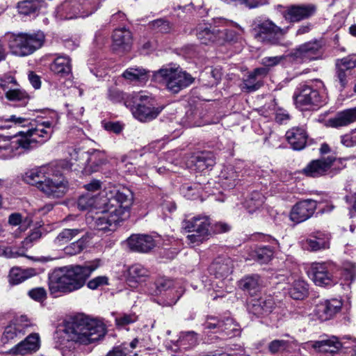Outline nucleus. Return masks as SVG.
Returning <instances> with one entry per match:
<instances>
[{
  "mask_svg": "<svg viewBox=\"0 0 356 356\" xmlns=\"http://www.w3.org/2000/svg\"><path fill=\"white\" fill-rule=\"evenodd\" d=\"M234 264L232 259L226 257L216 258L209 266V273L217 278L227 277L232 272Z\"/></svg>",
  "mask_w": 356,
  "mask_h": 356,
  "instance_id": "bb28decb",
  "label": "nucleus"
},
{
  "mask_svg": "<svg viewBox=\"0 0 356 356\" xmlns=\"http://www.w3.org/2000/svg\"><path fill=\"white\" fill-rule=\"evenodd\" d=\"M127 344L114 348L112 350L109 351L106 356H127L125 350H127Z\"/></svg>",
  "mask_w": 356,
  "mask_h": 356,
  "instance_id": "774afa93",
  "label": "nucleus"
},
{
  "mask_svg": "<svg viewBox=\"0 0 356 356\" xmlns=\"http://www.w3.org/2000/svg\"><path fill=\"white\" fill-rule=\"evenodd\" d=\"M112 47L115 51H129L132 44V34L126 29H115L112 35Z\"/></svg>",
  "mask_w": 356,
  "mask_h": 356,
  "instance_id": "a878e982",
  "label": "nucleus"
},
{
  "mask_svg": "<svg viewBox=\"0 0 356 356\" xmlns=\"http://www.w3.org/2000/svg\"><path fill=\"white\" fill-rule=\"evenodd\" d=\"M108 284V277L103 276H97L92 280H90L87 286L89 289L92 290H95L99 286H106Z\"/></svg>",
  "mask_w": 356,
  "mask_h": 356,
  "instance_id": "864d4df0",
  "label": "nucleus"
},
{
  "mask_svg": "<svg viewBox=\"0 0 356 356\" xmlns=\"http://www.w3.org/2000/svg\"><path fill=\"white\" fill-rule=\"evenodd\" d=\"M0 87L4 91L6 98L10 102L18 103L19 106H26L30 96L22 88L16 79L12 76H4L0 79Z\"/></svg>",
  "mask_w": 356,
  "mask_h": 356,
  "instance_id": "ddd939ff",
  "label": "nucleus"
},
{
  "mask_svg": "<svg viewBox=\"0 0 356 356\" xmlns=\"http://www.w3.org/2000/svg\"><path fill=\"white\" fill-rule=\"evenodd\" d=\"M153 78L156 81L165 83L167 88L173 93L188 87L194 80L191 74L182 71L176 64L163 66L154 72Z\"/></svg>",
  "mask_w": 356,
  "mask_h": 356,
  "instance_id": "423d86ee",
  "label": "nucleus"
},
{
  "mask_svg": "<svg viewBox=\"0 0 356 356\" xmlns=\"http://www.w3.org/2000/svg\"><path fill=\"white\" fill-rule=\"evenodd\" d=\"M34 268L22 269L19 267L11 268L9 273V282L12 284H18L36 275Z\"/></svg>",
  "mask_w": 356,
  "mask_h": 356,
  "instance_id": "c9c22d12",
  "label": "nucleus"
},
{
  "mask_svg": "<svg viewBox=\"0 0 356 356\" xmlns=\"http://www.w3.org/2000/svg\"><path fill=\"white\" fill-rule=\"evenodd\" d=\"M275 302L271 296H266L255 300L249 307L250 312L260 316L270 314L275 308Z\"/></svg>",
  "mask_w": 356,
  "mask_h": 356,
  "instance_id": "7c9ffc66",
  "label": "nucleus"
},
{
  "mask_svg": "<svg viewBox=\"0 0 356 356\" xmlns=\"http://www.w3.org/2000/svg\"><path fill=\"white\" fill-rule=\"evenodd\" d=\"M29 128L12 137L0 141V159H11L26 154L47 141L54 132V124L51 121L33 120L26 123Z\"/></svg>",
  "mask_w": 356,
  "mask_h": 356,
  "instance_id": "f257e3e1",
  "label": "nucleus"
},
{
  "mask_svg": "<svg viewBox=\"0 0 356 356\" xmlns=\"http://www.w3.org/2000/svg\"><path fill=\"white\" fill-rule=\"evenodd\" d=\"M303 245L310 251H318L322 249L328 248L329 242L321 237H316L314 239H307L303 243Z\"/></svg>",
  "mask_w": 356,
  "mask_h": 356,
  "instance_id": "c03bdc74",
  "label": "nucleus"
},
{
  "mask_svg": "<svg viewBox=\"0 0 356 356\" xmlns=\"http://www.w3.org/2000/svg\"><path fill=\"white\" fill-rule=\"evenodd\" d=\"M284 58L283 56H268L261 60V64L266 68L277 65Z\"/></svg>",
  "mask_w": 356,
  "mask_h": 356,
  "instance_id": "e2e57ef3",
  "label": "nucleus"
},
{
  "mask_svg": "<svg viewBox=\"0 0 356 356\" xmlns=\"http://www.w3.org/2000/svg\"><path fill=\"white\" fill-rule=\"evenodd\" d=\"M238 325L234 323L232 318L228 317L222 321L220 332L224 333L225 335L232 337L238 333Z\"/></svg>",
  "mask_w": 356,
  "mask_h": 356,
  "instance_id": "49530a36",
  "label": "nucleus"
},
{
  "mask_svg": "<svg viewBox=\"0 0 356 356\" xmlns=\"http://www.w3.org/2000/svg\"><path fill=\"white\" fill-rule=\"evenodd\" d=\"M288 346V342L284 340H274L268 345L269 351L271 353H277L280 351L284 350Z\"/></svg>",
  "mask_w": 356,
  "mask_h": 356,
  "instance_id": "bf43d9fd",
  "label": "nucleus"
},
{
  "mask_svg": "<svg viewBox=\"0 0 356 356\" xmlns=\"http://www.w3.org/2000/svg\"><path fill=\"white\" fill-rule=\"evenodd\" d=\"M197 39L202 44L218 42V29L211 25H199L196 29Z\"/></svg>",
  "mask_w": 356,
  "mask_h": 356,
  "instance_id": "72a5a7b5",
  "label": "nucleus"
},
{
  "mask_svg": "<svg viewBox=\"0 0 356 356\" xmlns=\"http://www.w3.org/2000/svg\"><path fill=\"white\" fill-rule=\"evenodd\" d=\"M148 26L152 31L156 33H166L171 29L170 23L164 18L154 20L149 22Z\"/></svg>",
  "mask_w": 356,
  "mask_h": 356,
  "instance_id": "de8ad7c7",
  "label": "nucleus"
},
{
  "mask_svg": "<svg viewBox=\"0 0 356 356\" xmlns=\"http://www.w3.org/2000/svg\"><path fill=\"white\" fill-rule=\"evenodd\" d=\"M192 163L194 165L195 170L203 172L213 166L216 162L213 155L210 153H207L195 156L192 160Z\"/></svg>",
  "mask_w": 356,
  "mask_h": 356,
  "instance_id": "ea45409f",
  "label": "nucleus"
},
{
  "mask_svg": "<svg viewBox=\"0 0 356 356\" xmlns=\"http://www.w3.org/2000/svg\"><path fill=\"white\" fill-rule=\"evenodd\" d=\"M354 134L351 131L350 133L341 136V144L347 147H352L356 145V136H353Z\"/></svg>",
  "mask_w": 356,
  "mask_h": 356,
  "instance_id": "680f3d73",
  "label": "nucleus"
},
{
  "mask_svg": "<svg viewBox=\"0 0 356 356\" xmlns=\"http://www.w3.org/2000/svg\"><path fill=\"white\" fill-rule=\"evenodd\" d=\"M140 100L131 112L135 118L140 122H149L155 119L161 112L163 107H156L154 101L150 96L139 93L136 97Z\"/></svg>",
  "mask_w": 356,
  "mask_h": 356,
  "instance_id": "f8f14e48",
  "label": "nucleus"
},
{
  "mask_svg": "<svg viewBox=\"0 0 356 356\" xmlns=\"http://www.w3.org/2000/svg\"><path fill=\"white\" fill-rule=\"evenodd\" d=\"M27 122L28 119L17 117L15 115H13L6 119L0 118V130L3 129H10L13 127H25ZM1 136V134H0V137Z\"/></svg>",
  "mask_w": 356,
  "mask_h": 356,
  "instance_id": "37998d69",
  "label": "nucleus"
},
{
  "mask_svg": "<svg viewBox=\"0 0 356 356\" xmlns=\"http://www.w3.org/2000/svg\"><path fill=\"white\" fill-rule=\"evenodd\" d=\"M18 9L20 13L29 15L35 13L39 9V6L35 1H24L19 3Z\"/></svg>",
  "mask_w": 356,
  "mask_h": 356,
  "instance_id": "603ef678",
  "label": "nucleus"
},
{
  "mask_svg": "<svg viewBox=\"0 0 356 356\" xmlns=\"http://www.w3.org/2000/svg\"><path fill=\"white\" fill-rule=\"evenodd\" d=\"M356 122V107L338 112L327 120V124L333 128L346 127Z\"/></svg>",
  "mask_w": 356,
  "mask_h": 356,
  "instance_id": "c85d7f7f",
  "label": "nucleus"
},
{
  "mask_svg": "<svg viewBox=\"0 0 356 356\" xmlns=\"http://www.w3.org/2000/svg\"><path fill=\"white\" fill-rule=\"evenodd\" d=\"M335 160L332 156L312 160L302 169V173L311 177L323 176L330 170Z\"/></svg>",
  "mask_w": 356,
  "mask_h": 356,
  "instance_id": "412c9836",
  "label": "nucleus"
},
{
  "mask_svg": "<svg viewBox=\"0 0 356 356\" xmlns=\"http://www.w3.org/2000/svg\"><path fill=\"white\" fill-rule=\"evenodd\" d=\"M99 208L102 209L93 217L97 229L113 231L117 225L128 216L133 204V195L129 191H120L115 188L102 194Z\"/></svg>",
  "mask_w": 356,
  "mask_h": 356,
  "instance_id": "f03ea898",
  "label": "nucleus"
},
{
  "mask_svg": "<svg viewBox=\"0 0 356 356\" xmlns=\"http://www.w3.org/2000/svg\"><path fill=\"white\" fill-rule=\"evenodd\" d=\"M111 188H106L102 191L98 196L93 195L90 193H87L85 195H81L77 202L78 208L80 210L92 209V208L99 209L102 194L106 191H110Z\"/></svg>",
  "mask_w": 356,
  "mask_h": 356,
  "instance_id": "e433bc0d",
  "label": "nucleus"
},
{
  "mask_svg": "<svg viewBox=\"0 0 356 356\" xmlns=\"http://www.w3.org/2000/svg\"><path fill=\"white\" fill-rule=\"evenodd\" d=\"M148 276L147 268L140 264H134L129 268L127 282L131 286L135 287L137 284L145 282Z\"/></svg>",
  "mask_w": 356,
  "mask_h": 356,
  "instance_id": "473e14b6",
  "label": "nucleus"
},
{
  "mask_svg": "<svg viewBox=\"0 0 356 356\" xmlns=\"http://www.w3.org/2000/svg\"><path fill=\"white\" fill-rule=\"evenodd\" d=\"M293 100L301 110H309L325 103V97L316 88L307 84H301L296 89Z\"/></svg>",
  "mask_w": 356,
  "mask_h": 356,
  "instance_id": "9b49d317",
  "label": "nucleus"
},
{
  "mask_svg": "<svg viewBox=\"0 0 356 356\" xmlns=\"http://www.w3.org/2000/svg\"><path fill=\"white\" fill-rule=\"evenodd\" d=\"M356 274L355 267L353 264L346 262L343 266V277L346 280L353 281Z\"/></svg>",
  "mask_w": 356,
  "mask_h": 356,
  "instance_id": "13d9d810",
  "label": "nucleus"
},
{
  "mask_svg": "<svg viewBox=\"0 0 356 356\" xmlns=\"http://www.w3.org/2000/svg\"><path fill=\"white\" fill-rule=\"evenodd\" d=\"M199 189L197 186L193 187L192 186L184 185L181 187V191L185 197L189 200H193L199 196Z\"/></svg>",
  "mask_w": 356,
  "mask_h": 356,
  "instance_id": "6e6d98bb",
  "label": "nucleus"
},
{
  "mask_svg": "<svg viewBox=\"0 0 356 356\" xmlns=\"http://www.w3.org/2000/svg\"><path fill=\"white\" fill-rule=\"evenodd\" d=\"M330 265L327 263H314L309 275L314 282L320 286H331L337 283V280L331 274Z\"/></svg>",
  "mask_w": 356,
  "mask_h": 356,
  "instance_id": "f3484780",
  "label": "nucleus"
},
{
  "mask_svg": "<svg viewBox=\"0 0 356 356\" xmlns=\"http://www.w3.org/2000/svg\"><path fill=\"white\" fill-rule=\"evenodd\" d=\"M122 76L131 82L144 83L148 80V72L142 67H129L122 74Z\"/></svg>",
  "mask_w": 356,
  "mask_h": 356,
  "instance_id": "58836bf2",
  "label": "nucleus"
},
{
  "mask_svg": "<svg viewBox=\"0 0 356 356\" xmlns=\"http://www.w3.org/2000/svg\"><path fill=\"white\" fill-rule=\"evenodd\" d=\"M220 325H222V321H218L213 317H211L204 323V328L208 330L217 329L215 332H220Z\"/></svg>",
  "mask_w": 356,
  "mask_h": 356,
  "instance_id": "69168bd1",
  "label": "nucleus"
},
{
  "mask_svg": "<svg viewBox=\"0 0 356 356\" xmlns=\"http://www.w3.org/2000/svg\"><path fill=\"white\" fill-rule=\"evenodd\" d=\"M238 173L233 168H227L221 173L220 183L226 189L233 188L238 184Z\"/></svg>",
  "mask_w": 356,
  "mask_h": 356,
  "instance_id": "a19ab883",
  "label": "nucleus"
},
{
  "mask_svg": "<svg viewBox=\"0 0 356 356\" xmlns=\"http://www.w3.org/2000/svg\"><path fill=\"white\" fill-rule=\"evenodd\" d=\"M33 323L26 316H21L15 318L4 330L1 340L3 343H8L16 338L23 336L26 330L33 325Z\"/></svg>",
  "mask_w": 356,
  "mask_h": 356,
  "instance_id": "dca6fc26",
  "label": "nucleus"
},
{
  "mask_svg": "<svg viewBox=\"0 0 356 356\" xmlns=\"http://www.w3.org/2000/svg\"><path fill=\"white\" fill-rule=\"evenodd\" d=\"M342 305V301L337 298L321 300L316 305L313 314L321 321H328L341 311Z\"/></svg>",
  "mask_w": 356,
  "mask_h": 356,
  "instance_id": "a211bd4d",
  "label": "nucleus"
},
{
  "mask_svg": "<svg viewBox=\"0 0 356 356\" xmlns=\"http://www.w3.org/2000/svg\"><path fill=\"white\" fill-rule=\"evenodd\" d=\"M129 248L135 252H147L155 247L152 236L147 234H132L127 239Z\"/></svg>",
  "mask_w": 356,
  "mask_h": 356,
  "instance_id": "393cba45",
  "label": "nucleus"
},
{
  "mask_svg": "<svg viewBox=\"0 0 356 356\" xmlns=\"http://www.w3.org/2000/svg\"><path fill=\"white\" fill-rule=\"evenodd\" d=\"M287 292L294 300H303L308 295V284L302 280H294L289 285Z\"/></svg>",
  "mask_w": 356,
  "mask_h": 356,
  "instance_id": "f704fd0d",
  "label": "nucleus"
},
{
  "mask_svg": "<svg viewBox=\"0 0 356 356\" xmlns=\"http://www.w3.org/2000/svg\"><path fill=\"white\" fill-rule=\"evenodd\" d=\"M240 286L250 295L256 294L261 287V280L259 275H252L245 277L240 282Z\"/></svg>",
  "mask_w": 356,
  "mask_h": 356,
  "instance_id": "4c0bfd02",
  "label": "nucleus"
},
{
  "mask_svg": "<svg viewBox=\"0 0 356 356\" xmlns=\"http://www.w3.org/2000/svg\"><path fill=\"white\" fill-rule=\"evenodd\" d=\"M108 163L107 156L105 152L98 149H93L88 152L87 165L83 171L86 174L99 171L102 167Z\"/></svg>",
  "mask_w": 356,
  "mask_h": 356,
  "instance_id": "cd10ccee",
  "label": "nucleus"
},
{
  "mask_svg": "<svg viewBox=\"0 0 356 356\" xmlns=\"http://www.w3.org/2000/svg\"><path fill=\"white\" fill-rule=\"evenodd\" d=\"M185 341H188V344L191 346L195 345L197 342L195 333L194 332H188L182 334V336L179 338L177 343H180L181 345H185Z\"/></svg>",
  "mask_w": 356,
  "mask_h": 356,
  "instance_id": "052dcab7",
  "label": "nucleus"
},
{
  "mask_svg": "<svg viewBox=\"0 0 356 356\" xmlns=\"http://www.w3.org/2000/svg\"><path fill=\"white\" fill-rule=\"evenodd\" d=\"M12 53L19 56H26L40 48L44 40L42 32L29 33H8L6 35Z\"/></svg>",
  "mask_w": 356,
  "mask_h": 356,
  "instance_id": "0eeeda50",
  "label": "nucleus"
},
{
  "mask_svg": "<svg viewBox=\"0 0 356 356\" xmlns=\"http://www.w3.org/2000/svg\"><path fill=\"white\" fill-rule=\"evenodd\" d=\"M99 5V0H68L58 8V12L65 14L66 19L85 17L95 13Z\"/></svg>",
  "mask_w": 356,
  "mask_h": 356,
  "instance_id": "9d476101",
  "label": "nucleus"
},
{
  "mask_svg": "<svg viewBox=\"0 0 356 356\" xmlns=\"http://www.w3.org/2000/svg\"><path fill=\"white\" fill-rule=\"evenodd\" d=\"M348 342L340 341L335 336H332L326 339H322L315 341L307 343L308 346L312 347L317 352L323 353H337L341 348H350V346L346 344ZM350 343V342H348Z\"/></svg>",
  "mask_w": 356,
  "mask_h": 356,
  "instance_id": "aec40b11",
  "label": "nucleus"
},
{
  "mask_svg": "<svg viewBox=\"0 0 356 356\" xmlns=\"http://www.w3.org/2000/svg\"><path fill=\"white\" fill-rule=\"evenodd\" d=\"M239 30L240 33H236L234 31L229 29H218V42L220 43L222 41H234L237 40V35L243 33V29L239 25H235Z\"/></svg>",
  "mask_w": 356,
  "mask_h": 356,
  "instance_id": "8fccbe9b",
  "label": "nucleus"
},
{
  "mask_svg": "<svg viewBox=\"0 0 356 356\" xmlns=\"http://www.w3.org/2000/svg\"><path fill=\"white\" fill-rule=\"evenodd\" d=\"M268 73V68L258 67L248 73L243 79L241 88L247 92H253L259 89L262 84V79Z\"/></svg>",
  "mask_w": 356,
  "mask_h": 356,
  "instance_id": "b1692460",
  "label": "nucleus"
},
{
  "mask_svg": "<svg viewBox=\"0 0 356 356\" xmlns=\"http://www.w3.org/2000/svg\"><path fill=\"white\" fill-rule=\"evenodd\" d=\"M210 226V218L207 216L198 215L184 220L181 223L182 229L191 233L186 236L188 244L194 247L206 241L211 234Z\"/></svg>",
  "mask_w": 356,
  "mask_h": 356,
  "instance_id": "6e6552de",
  "label": "nucleus"
},
{
  "mask_svg": "<svg viewBox=\"0 0 356 356\" xmlns=\"http://www.w3.org/2000/svg\"><path fill=\"white\" fill-rule=\"evenodd\" d=\"M316 208L317 202L314 200L307 199L299 201L293 206L289 218L296 223L302 222L314 215Z\"/></svg>",
  "mask_w": 356,
  "mask_h": 356,
  "instance_id": "6ab92c4d",
  "label": "nucleus"
},
{
  "mask_svg": "<svg viewBox=\"0 0 356 356\" xmlns=\"http://www.w3.org/2000/svg\"><path fill=\"white\" fill-rule=\"evenodd\" d=\"M264 202V196L259 192H253L248 199L246 200L245 206L249 213L254 212L261 206Z\"/></svg>",
  "mask_w": 356,
  "mask_h": 356,
  "instance_id": "a18cd8bd",
  "label": "nucleus"
},
{
  "mask_svg": "<svg viewBox=\"0 0 356 356\" xmlns=\"http://www.w3.org/2000/svg\"><path fill=\"white\" fill-rule=\"evenodd\" d=\"M24 180L35 186L49 198H60L68 190V182L64 177L55 172L50 165H43L27 171Z\"/></svg>",
  "mask_w": 356,
  "mask_h": 356,
  "instance_id": "39448f33",
  "label": "nucleus"
},
{
  "mask_svg": "<svg viewBox=\"0 0 356 356\" xmlns=\"http://www.w3.org/2000/svg\"><path fill=\"white\" fill-rule=\"evenodd\" d=\"M31 298L35 301L42 302L47 297L46 290L42 287H37L30 290L28 293Z\"/></svg>",
  "mask_w": 356,
  "mask_h": 356,
  "instance_id": "4d7b16f0",
  "label": "nucleus"
},
{
  "mask_svg": "<svg viewBox=\"0 0 356 356\" xmlns=\"http://www.w3.org/2000/svg\"><path fill=\"white\" fill-rule=\"evenodd\" d=\"M286 138L293 149L301 150L305 147L307 135L303 127H293L286 131Z\"/></svg>",
  "mask_w": 356,
  "mask_h": 356,
  "instance_id": "c756f323",
  "label": "nucleus"
},
{
  "mask_svg": "<svg viewBox=\"0 0 356 356\" xmlns=\"http://www.w3.org/2000/svg\"><path fill=\"white\" fill-rule=\"evenodd\" d=\"M316 12L314 4L292 5L284 12V18L291 22H298L313 16Z\"/></svg>",
  "mask_w": 356,
  "mask_h": 356,
  "instance_id": "4be33fe9",
  "label": "nucleus"
},
{
  "mask_svg": "<svg viewBox=\"0 0 356 356\" xmlns=\"http://www.w3.org/2000/svg\"><path fill=\"white\" fill-rule=\"evenodd\" d=\"M82 232L83 229H64L56 237L54 242L56 246H62Z\"/></svg>",
  "mask_w": 356,
  "mask_h": 356,
  "instance_id": "79ce46f5",
  "label": "nucleus"
},
{
  "mask_svg": "<svg viewBox=\"0 0 356 356\" xmlns=\"http://www.w3.org/2000/svg\"><path fill=\"white\" fill-rule=\"evenodd\" d=\"M51 71L59 77H65L72 72L70 59L67 56H58L50 65Z\"/></svg>",
  "mask_w": 356,
  "mask_h": 356,
  "instance_id": "2f4dec72",
  "label": "nucleus"
},
{
  "mask_svg": "<svg viewBox=\"0 0 356 356\" xmlns=\"http://www.w3.org/2000/svg\"><path fill=\"white\" fill-rule=\"evenodd\" d=\"M86 238H81L78 241L72 243L70 245L66 246L64 249L65 252L69 255H75L79 254L83 250L86 246Z\"/></svg>",
  "mask_w": 356,
  "mask_h": 356,
  "instance_id": "3c124183",
  "label": "nucleus"
},
{
  "mask_svg": "<svg viewBox=\"0 0 356 356\" xmlns=\"http://www.w3.org/2000/svg\"><path fill=\"white\" fill-rule=\"evenodd\" d=\"M137 320V316L134 314H124L115 318V323L118 327H123L130 323H133Z\"/></svg>",
  "mask_w": 356,
  "mask_h": 356,
  "instance_id": "5fc2aeb1",
  "label": "nucleus"
},
{
  "mask_svg": "<svg viewBox=\"0 0 356 356\" xmlns=\"http://www.w3.org/2000/svg\"><path fill=\"white\" fill-rule=\"evenodd\" d=\"M40 348V337L37 333L29 334L24 340L13 347L10 353L14 355H25L37 351Z\"/></svg>",
  "mask_w": 356,
  "mask_h": 356,
  "instance_id": "5701e85b",
  "label": "nucleus"
},
{
  "mask_svg": "<svg viewBox=\"0 0 356 356\" xmlns=\"http://www.w3.org/2000/svg\"><path fill=\"white\" fill-rule=\"evenodd\" d=\"M355 67V56H348L337 61L334 81L339 83L341 91L346 88L348 81L353 78V76L356 71Z\"/></svg>",
  "mask_w": 356,
  "mask_h": 356,
  "instance_id": "4468645a",
  "label": "nucleus"
},
{
  "mask_svg": "<svg viewBox=\"0 0 356 356\" xmlns=\"http://www.w3.org/2000/svg\"><path fill=\"white\" fill-rule=\"evenodd\" d=\"M100 266L99 260L55 269L49 276L51 294L70 293L82 288L91 273Z\"/></svg>",
  "mask_w": 356,
  "mask_h": 356,
  "instance_id": "20e7f679",
  "label": "nucleus"
},
{
  "mask_svg": "<svg viewBox=\"0 0 356 356\" xmlns=\"http://www.w3.org/2000/svg\"><path fill=\"white\" fill-rule=\"evenodd\" d=\"M273 255V250L269 247L264 246L257 249L253 257L260 264H266L271 259Z\"/></svg>",
  "mask_w": 356,
  "mask_h": 356,
  "instance_id": "09e8293b",
  "label": "nucleus"
},
{
  "mask_svg": "<svg viewBox=\"0 0 356 356\" xmlns=\"http://www.w3.org/2000/svg\"><path fill=\"white\" fill-rule=\"evenodd\" d=\"M105 129L108 131H113L115 134H120L122 129L123 126L118 122H109L105 124Z\"/></svg>",
  "mask_w": 356,
  "mask_h": 356,
  "instance_id": "338daca9",
  "label": "nucleus"
},
{
  "mask_svg": "<svg viewBox=\"0 0 356 356\" xmlns=\"http://www.w3.org/2000/svg\"><path fill=\"white\" fill-rule=\"evenodd\" d=\"M105 333V326L102 322L75 318L59 325L54 339L57 348H70V342L84 345L94 343L103 337Z\"/></svg>",
  "mask_w": 356,
  "mask_h": 356,
  "instance_id": "7ed1b4c3",
  "label": "nucleus"
},
{
  "mask_svg": "<svg viewBox=\"0 0 356 356\" xmlns=\"http://www.w3.org/2000/svg\"><path fill=\"white\" fill-rule=\"evenodd\" d=\"M287 30L277 26L270 19H257L252 28L254 38L268 44H283L282 40Z\"/></svg>",
  "mask_w": 356,
  "mask_h": 356,
  "instance_id": "1a4fd4ad",
  "label": "nucleus"
},
{
  "mask_svg": "<svg viewBox=\"0 0 356 356\" xmlns=\"http://www.w3.org/2000/svg\"><path fill=\"white\" fill-rule=\"evenodd\" d=\"M321 56V44L317 40L300 44L291 53V56L299 62H309L317 60Z\"/></svg>",
  "mask_w": 356,
  "mask_h": 356,
  "instance_id": "2eb2a0df",
  "label": "nucleus"
},
{
  "mask_svg": "<svg viewBox=\"0 0 356 356\" xmlns=\"http://www.w3.org/2000/svg\"><path fill=\"white\" fill-rule=\"evenodd\" d=\"M0 256H4L7 258H15L22 256V254L12 248L0 246Z\"/></svg>",
  "mask_w": 356,
  "mask_h": 356,
  "instance_id": "0e129e2a",
  "label": "nucleus"
}]
</instances>
